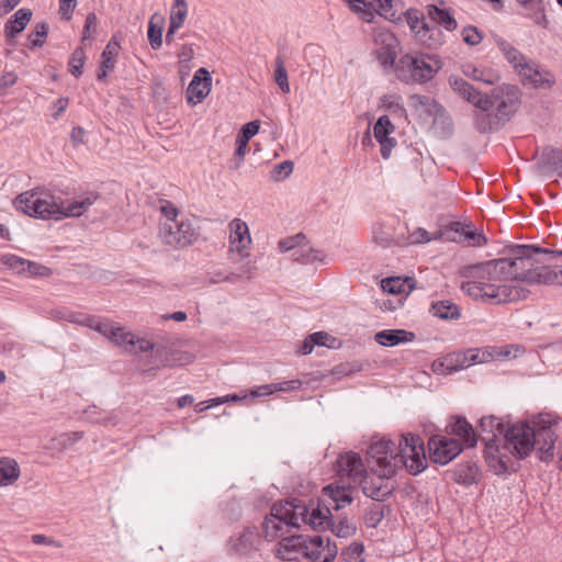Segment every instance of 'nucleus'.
<instances>
[{"label": "nucleus", "instance_id": "obj_13", "mask_svg": "<svg viewBox=\"0 0 562 562\" xmlns=\"http://www.w3.org/2000/svg\"><path fill=\"white\" fill-rule=\"evenodd\" d=\"M375 475L363 474L357 483H359L363 494L376 502H383L387 499L393 492L395 486L389 480L393 475H384L381 472H374Z\"/></svg>", "mask_w": 562, "mask_h": 562}, {"label": "nucleus", "instance_id": "obj_1", "mask_svg": "<svg viewBox=\"0 0 562 562\" xmlns=\"http://www.w3.org/2000/svg\"><path fill=\"white\" fill-rule=\"evenodd\" d=\"M562 256V250H551L537 245H512L507 256L464 266L460 274L471 279L461 290L474 300L499 305L525 300L529 290L517 284L562 285V267L551 261Z\"/></svg>", "mask_w": 562, "mask_h": 562}, {"label": "nucleus", "instance_id": "obj_17", "mask_svg": "<svg viewBox=\"0 0 562 562\" xmlns=\"http://www.w3.org/2000/svg\"><path fill=\"white\" fill-rule=\"evenodd\" d=\"M476 359L477 355H472L469 360L467 355L462 352H452L436 359L431 364V369L436 374H451L468 368L472 362H475Z\"/></svg>", "mask_w": 562, "mask_h": 562}, {"label": "nucleus", "instance_id": "obj_57", "mask_svg": "<svg viewBox=\"0 0 562 562\" xmlns=\"http://www.w3.org/2000/svg\"><path fill=\"white\" fill-rule=\"evenodd\" d=\"M52 269L34 261H26V273L23 276L27 277H49Z\"/></svg>", "mask_w": 562, "mask_h": 562}, {"label": "nucleus", "instance_id": "obj_27", "mask_svg": "<svg viewBox=\"0 0 562 562\" xmlns=\"http://www.w3.org/2000/svg\"><path fill=\"white\" fill-rule=\"evenodd\" d=\"M539 166L546 172L555 173L562 177V149L546 147L542 150Z\"/></svg>", "mask_w": 562, "mask_h": 562}, {"label": "nucleus", "instance_id": "obj_26", "mask_svg": "<svg viewBox=\"0 0 562 562\" xmlns=\"http://www.w3.org/2000/svg\"><path fill=\"white\" fill-rule=\"evenodd\" d=\"M323 492L335 503V510L340 509L345 504H351L353 499L351 495V483H331L325 486Z\"/></svg>", "mask_w": 562, "mask_h": 562}, {"label": "nucleus", "instance_id": "obj_48", "mask_svg": "<svg viewBox=\"0 0 562 562\" xmlns=\"http://www.w3.org/2000/svg\"><path fill=\"white\" fill-rule=\"evenodd\" d=\"M515 71L531 85L533 79L540 75L539 65L533 60L527 59V57L521 64H519V67L517 66V68H515Z\"/></svg>", "mask_w": 562, "mask_h": 562}, {"label": "nucleus", "instance_id": "obj_14", "mask_svg": "<svg viewBox=\"0 0 562 562\" xmlns=\"http://www.w3.org/2000/svg\"><path fill=\"white\" fill-rule=\"evenodd\" d=\"M406 22L409 29L416 34V37L429 47L441 44V31L437 26H429L425 21L423 14L417 9H408L405 12Z\"/></svg>", "mask_w": 562, "mask_h": 562}, {"label": "nucleus", "instance_id": "obj_46", "mask_svg": "<svg viewBox=\"0 0 562 562\" xmlns=\"http://www.w3.org/2000/svg\"><path fill=\"white\" fill-rule=\"evenodd\" d=\"M49 26L46 22H37L34 26V30L29 34L31 49L36 47H42L45 43V40L48 34Z\"/></svg>", "mask_w": 562, "mask_h": 562}, {"label": "nucleus", "instance_id": "obj_29", "mask_svg": "<svg viewBox=\"0 0 562 562\" xmlns=\"http://www.w3.org/2000/svg\"><path fill=\"white\" fill-rule=\"evenodd\" d=\"M409 104L414 109H423L428 115L439 112L441 119L443 117L445 122L449 124L446 109L435 99L422 94H412L409 97Z\"/></svg>", "mask_w": 562, "mask_h": 562}, {"label": "nucleus", "instance_id": "obj_12", "mask_svg": "<svg viewBox=\"0 0 562 562\" xmlns=\"http://www.w3.org/2000/svg\"><path fill=\"white\" fill-rule=\"evenodd\" d=\"M261 543L257 527H245L227 540V554L237 558H250Z\"/></svg>", "mask_w": 562, "mask_h": 562}, {"label": "nucleus", "instance_id": "obj_11", "mask_svg": "<svg viewBox=\"0 0 562 562\" xmlns=\"http://www.w3.org/2000/svg\"><path fill=\"white\" fill-rule=\"evenodd\" d=\"M427 446L429 460L440 465L448 464L463 451V446L458 439L441 434L430 436Z\"/></svg>", "mask_w": 562, "mask_h": 562}, {"label": "nucleus", "instance_id": "obj_36", "mask_svg": "<svg viewBox=\"0 0 562 562\" xmlns=\"http://www.w3.org/2000/svg\"><path fill=\"white\" fill-rule=\"evenodd\" d=\"M83 431L63 432L50 439L48 448L58 452H63L72 448L77 442L83 439Z\"/></svg>", "mask_w": 562, "mask_h": 562}, {"label": "nucleus", "instance_id": "obj_60", "mask_svg": "<svg viewBox=\"0 0 562 562\" xmlns=\"http://www.w3.org/2000/svg\"><path fill=\"white\" fill-rule=\"evenodd\" d=\"M440 236L438 234L431 237L425 228L418 227L409 235L408 240L409 244H423L428 243L432 239H437Z\"/></svg>", "mask_w": 562, "mask_h": 562}, {"label": "nucleus", "instance_id": "obj_61", "mask_svg": "<svg viewBox=\"0 0 562 562\" xmlns=\"http://www.w3.org/2000/svg\"><path fill=\"white\" fill-rule=\"evenodd\" d=\"M304 238H305L304 235L302 233H300V234H296L293 237H288V238L281 239L279 241V249L282 252H288L290 250L294 251L295 249L299 248L300 240H302Z\"/></svg>", "mask_w": 562, "mask_h": 562}, {"label": "nucleus", "instance_id": "obj_23", "mask_svg": "<svg viewBox=\"0 0 562 562\" xmlns=\"http://www.w3.org/2000/svg\"><path fill=\"white\" fill-rule=\"evenodd\" d=\"M32 19V11L27 8L19 9L4 24V36L8 44L22 33Z\"/></svg>", "mask_w": 562, "mask_h": 562}, {"label": "nucleus", "instance_id": "obj_21", "mask_svg": "<svg viewBox=\"0 0 562 562\" xmlns=\"http://www.w3.org/2000/svg\"><path fill=\"white\" fill-rule=\"evenodd\" d=\"M448 82L451 89L463 100L473 104L476 109L484 105H488L487 99L484 98V94L475 89L471 83L458 76H450Z\"/></svg>", "mask_w": 562, "mask_h": 562}, {"label": "nucleus", "instance_id": "obj_32", "mask_svg": "<svg viewBox=\"0 0 562 562\" xmlns=\"http://www.w3.org/2000/svg\"><path fill=\"white\" fill-rule=\"evenodd\" d=\"M381 288L384 292L394 295L409 294L414 289V280L412 278L389 277L381 281Z\"/></svg>", "mask_w": 562, "mask_h": 562}, {"label": "nucleus", "instance_id": "obj_19", "mask_svg": "<svg viewBox=\"0 0 562 562\" xmlns=\"http://www.w3.org/2000/svg\"><path fill=\"white\" fill-rule=\"evenodd\" d=\"M336 468L340 479L347 477L352 483H357L366 472L362 459L358 453L352 451L340 456L337 460Z\"/></svg>", "mask_w": 562, "mask_h": 562}, {"label": "nucleus", "instance_id": "obj_30", "mask_svg": "<svg viewBox=\"0 0 562 562\" xmlns=\"http://www.w3.org/2000/svg\"><path fill=\"white\" fill-rule=\"evenodd\" d=\"M462 72L475 81H480L490 86L498 83L499 75L491 68H479L475 65L468 63L462 66Z\"/></svg>", "mask_w": 562, "mask_h": 562}, {"label": "nucleus", "instance_id": "obj_3", "mask_svg": "<svg viewBox=\"0 0 562 562\" xmlns=\"http://www.w3.org/2000/svg\"><path fill=\"white\" fill-rule=\"evenodd\" d=\"M484 98L488 105L475 113L474 126L480 133H491L503 127L518 110L521 92L517 86L503 85L485 93Z\"/></svg>", "mask_w": 562, "mask_h": 562}, {"label": "nucleus", "instance_id": "obj_35", "mask_svg": "<svg viewBox=\"0 0 562 562\" xmlns=\"http://www.w3.org/2000/svg\"><path fill=\"white\" fill-rule=\"evenodd\" d=\"M526 10L529 11L528 18H530L536 24L543 29L549 26V20L544 13V7L542 0H517Z\"/></svg>", "mask_w": 562, "mask_h": 562}, {"label": "nucleus", "instance_id": "obj_55", "mask_svg": "<svg viewBox=\"0 0 562 562\" xmlns=\"http://www.w3.org/2000/svg\"><path fill=\"white\" fill-rule=\"evenodd\" d=\"M384 518L383 507L378 505L370 506L364 514V520L369 528H376Z\"/></svg>", "mask_w": 562, "mask_h": 562}, {"label": "nucleus", "instance_id": "obj_10", "mask_svg": "<svg viewBox=\"0 0 562 562\" xmlns=\"http://www.w3.org/2000/svg\"><path fill=\"white\" fill-rule=\"evenodd\" d=\"M159 235L164 244L184 248L198 239L199 232L189 221H170L161 224Z\"/></svg>", "mask_w": 562, "mask_h": 562}, {"label": "nucleus", "instance_id": "obj_41", "mask_svg": "<svg viewBox=\"0 0 562 562\" xmlns=\"http://www.w3.org/2000/svg\"><path fill=\"white\" fill-rule=\"evenodd\" d=\"M469 224L461 222H451L443 229L438 232L440 237L454 243H463V235Z\"/></svg>", "mask_w": 562, "mask_h": 562}, {"label": "nucleus", "instance_id": "obj_52", "mask_svg": "<svg viewBox=\"0 0 562 562\" xmlns=\"http://www.w3.org/2000/svg\"><path fill=\"white\" fill-rule=\"evenodd\" d=\"M373 239L383 248H387L396 244L394 235L389 229L385 231L381 224L374 227Z\"/></svg>", "mask_w": 562, "mask_h": 562}, {"label": "nucleus", "instance_id": "obj_56", "mask_svg": "<svg viewBox=\"0 0 562 562\" xmlns=\"http://www.w3.org/2000/svg\"><path fill=\"white\" fill-rule=\"evenodd\" d=\"M462 38L465 44L475 46L482 42L483 34L477 30L476 26L467 25L462 30Z\"/></svg>", "mask_w": 562, "mask_h": 562}, {"label": "nucleus", "instance_id": "obj_7", "mask_svg": "<svg viewBox=\"0 0 562 562\" xmlns=\"http://www.w3.org/2000/svg\"><path fill=\"white\" fill-rule=\"evenodd\" d=\"M306 525L315 531L330 530L338 538H348L356 532V527L347 517L341 518L335 524L331 512L328 506H322L319 501L315 505L314 501H310L307 506Z\"/></svg>", "mask_w": 562, "mask_h": 562}, {"label": "nucleus", "instance_id": "obj_47", "mask_svg": "<svg viewBox=\"0 0 562 562\" xmlns=\"http://www.w3.org/2000/svg\"><path fill=\"white\" fill-rule=\"evenodd\" d=\"M188 14V4L186 0H175L170 12L169 24L181 27Z\"/></svg>", "mask_w": 562, "mask_h": 562}, {"label": "nucleus", "instance_id": "obj_53", "mask_svg": "<svg viewBox=\"0 0 562 562\" xmlns=\"http://www.w3.org/2000/svg\"><path fill=\"white\" fill-rule=\"evenodd\" d=\"M538 77L532 81V87L536 89H551L555 85V76L548 69L539 67Z\"/></svg>", "mask_w": 562, "mask_h": 562}, {"label": "nucleus", "instance_id": "obj_24", "mask_svg": "<svg viewBox=\"0 0 562 562\" xmlns=\"http://www.w3.org/2000/svg\"><path fill=\"white\" fill-rule=\"evenodd\" d=\"M120 48V42L115 36H112L101 54L100 69L97 74L99 81H103L108 77V74L115 68Z\"/></svg>", "mask_w": 562, "mask_h": 562}, {"label": "nucleus", "instance_id": "obj_58", "mask_svg": "<svg viewBox=\"0 0 562 562\" xmlns=\"http://www.w3.org/2000/svg\"><path fill=\"white\" fill-rule=\"evenodd\" d=\"M89 328L100 333L101 335L110 339L115 327L111 323L102 322L99 317L93 316L91 326Z\"/></svg>", "mask_w": 562, "mask_h": 562}, {"label": "nucleus", "instance_id": "obj_28", "mask_svg": "<svg viewBox=\"0 0 562 562\" xmlns=\"http://www.w3.org/2000/svg\"><path fill=\"white\" fill-rule=\"evenodd\" d=\"M427 14L434 22L442 25L449 32H452L458 27V22L453 15V10L450 8H439L436 4H428Z\"/></svg>", "mask_w": 562, "mask_h": 562}, {"label": "nucleus", "instance_id": "obj_8", "mask_svg": "<svg viewBox=\"0 0 562 562\" xmlns=\"http://www.w3.org/2000/svg\"><path fill=\"white\" fill-rule=\"evenodd\" d=\"M397 469L405 467L412 475L427 468V458L422 437L415 434L402 435L398 440Z\"/></svg>", "mask_w": 562, "mask_h": 562}, {"label": "nucleus", "instance_id": "obj_34", "mask_svg": "<svg viewBox=\"0 0 562 562\" xmlns=\"http://www.w3.org/2000/svg\"><path fill=\"white\" fill-rule=\"evenodd\" d=\"M434 316L445 321L459 319L461 316L460 308L450 300H441L434 302L430 307Z\"/></svg>", "mask_w": 562, "mask_h": 562}, {"label": "nucleus", "instance_id": "obj_49", "mask_svg": "<svg viewBox=\"0 0 562 562\" xmlns=\"http://www.w3.org/2000/svg\"><path fill=\"white\" fill-rule=\"evenodd\" d=\"M0 261L2 265L7 266L9 269H11L18 274L26 273L27 259H24L13 254H5L1 256Z\"/></svg>", "mask_w": 562, "mask_h": 562}, {"label": "nucleus", "instance_id": "obj_31", "mask_svg": "<svg viewBox=\"0 0 562 562\" xmlns=\"http://www.w3.org/2000/svg\"><path fill=\"white\" fill-rule=\"evenodd\" d=\"M60 213V206L53 200L52 196L42 198L36 194L33 217L48 220H58Z\"/></svg>", "mask_w": 562, "mask_h": 562}, {"label": "nucleus", "instance_id": "obj_39", "mask_svg": "<svg viewBox=\"0 0 562 562\" xmlns=\"http://www.w3.org/2000/svg\"><path fill=\"white\" fill-rule=\"evenodd\" d=\"M110 340L126 352L136 351L135 335L123 327H115Z\"/></svg>", "mask_w": 562, "mask_h": 562}, {"label": "nucleus", "instance_id": "obj_62", "mask_svg": "<svg viewBox=\"0 0 562 562\" xmlns=\"http://www.w3.org/2000/svg\"><path fill=\"white\" fill-rule=\"evenodd\" d=\"M432 116H434V126L435 127L439 126L441 128L442 135L445 137L450 136L453 132V123H452L450 115L448 114L449 124H447L445 122L443 117L441 119V114H439V112L434 113Z\"/></svg>", "mask_w": 562, "mask_h": 562}, {"label": "nucleus", "instance_id": "obj_9", "mask_svg": "<svg viewBox=\"0 0 562 562\" xmlns=\"http://www.w3.org/2000/svg\"><path fill=\"white\" fill-rule=\"evenodd\" d=\"M398 442L382 439L369 446L367 460L373 472L394 475L397 469Z\"/></svg>", "mask_w": 562, "mask_h": 562}, {"label": "nucleus", "instance_id": "obj_51", "mask_svg": "<svg viewBox=\"0 0 562 562\" xmlns=\"http://www.w3.org/2000/svg\"><path fill=\"white\" fill-rule=\"evenodd\" d=\"M463 243L472 247H481L487 244V238L481 231L474 229L472 223H469L465 234L463 235Z\"/></svg>", "mask_w": 562, "mask_h": 562}, {"label": "nucleus", "instance_id": "obj_5", "mask_svg": "<svg viewBox=\"0 0 562 562\" xmlns=\"http://www.w3.org/2000/svg\"><path fill=\"white\" fill-rule=\"evenodd\" d=\"M306 518L307 506L301 501L294 498L276 503L262 524L265 537L269 541L282 537L284 529L299 528L301 521L306 524Z\"/></svg>", "mask_w": 562, "mask_h": 562}, {"label": "nucleus", "instance_id": "obj_50", "mask_svg": "<svg viewBox=\"0 0 562 562\" xmlns=\"http://www.w3.org/2000/svg\"><path fill=\"white\" fill-rule=\"evenodd\" d=\"M395 127L387 115H382L378 119L373 127L374 137L378 142L386 138L394 132Z\"/></svg>", "mask_w": 562, "mask_h": 562}, {"label": "nucleus", "instance_id": "obj_4", "mask_svg": "<svg viewBox=\"0 0 562 562\" xmlns=\"http://www.w3.org/2000/svg\"><path fill=\"white\" fill-rule=\"evenodd\" d=\"M508 425V423L494 415L483 416L479 422L477 439L480 438L484 442L485 462L496 475H503L509 470H514L512 457L503 452L502 447L497 443L501 437H505Z\"/></svg>", "mask_w": 562, "mask_h": 562}, {"label": "nucleus", "instance_id": "obj_18", "mask_svg": "<svg viewBox=\"0 0 562 562\" xmlns=\"http://www.w3.org/2000/svg\"><path fill=\"white\" fill-rule=\"evenodd\" d=\"M374 41L380 45L374 52L376 60L384 68H392L397 57L396 48L398 43L396 37L392 33L381 32L376 34Z\"/></svg>", "mask_w": 562, "mask_h": 562}, {"label": "nucleus", "instance_id": "obj_25", "mask_svg": "<svg viewBox=\"0 0 562 562\" xmlns=\"http://www.w3.org/2000/svg\"><path fill=\"white\" fill-rule=\"evenodd\" d=\"M416 338L413 331L405 329H383L375 334L374 340L384 347H393L402 342H412Z\"/></svg>", "mask_w": 562, "mask_h": 562}, {"label": "nucleus", "instance_id": "obj_54", "mask_svg": "<svg viewBox=\"0 0 562 562\" xmlns=\"http://www.w3.org/2000/svg\"><path fill=\"white\" fill-rule=\"evenodd\" d=\"M293 171V162L291 160H284L277 164L270 171V179L273 181H281L288 178Z\"/></svg>", "mask_w": 562, "mask_h": 562}, {"label": "nucleus", "instance_id": "obj_63", "mask_svg": "<svg viewBox=\"0 0 562 562\" xmlns=\"http://www.w3.org/2000/svg\"><path fill=\"white\" fill-rule=\"evenodd\" d=\"M98 23V19L95 13L90 12L86 16L83 30H82V41L89 40L92 36V31L95 30Z\"/></svg>", "mask_w": 562, "mask_h": 562}, {"label": "nucleus", "instance_id": "obj_37", "mask_svg": "<svg viewBox=\"0 0 562 562\" xmlns=\"http://www.w3.org/2000/svg\"><path fill=\"white\" fill-rule=\"evenodd\" d=\"M20 476V468L16 461L0 458V487L13 484Z\"/></svg>", "mask_w": 562, "mask_h": 562}, {"label": "nucleus", "instance_id": "obj_16", "mask_svg": "<svg viewBox=\"0 0 562 562\" xmlns=\"http://www.w3.org/2000/svg\"><path fill=\"white\" fill-rule=\"evenodd\" d=\"M229 251H236L241 258L248 257L251 237L247 224L239 218H235L229 223Z\"/></svg>", "mask_w": 562, "mask_h": 562}, {"label": "nucleus", "instance_id": "obj_59", "mask_svg": "<svg viewBox=\"0 0 562 562\" xmlns=\"http://www.w3.org/2000/svg\"><path fill=\"white\" fill-rule=\"evenodd\" d=\"M83 414L86 415L87 419L92 424H115L114 417H105L101 418L100 412L98 411L97 406H89L83 411Z\"/></svg>", "mask_w": 562, "mask_h": 562}, {"label": "nucleus", "instance_id": "obj_6", "mask_svg": "<svg viewBox=\"0 0 562 562\" xmlns=\"http://www.w3.org/2000/svg\"><path fill=\"white\" fill-rule=\"evenodd\" d=\"M442 68L441 60L429 54H405L396 66L398 78L402 81H413L416 83H427Z\"/></svg>", "mask_w": 562, "mask_h": 562}, {"label": "nucleus", "instance_id": "obj_64", "mask_svg": "<svg viewBox=\"0 0 562 562\" xmlns=\"http://www.w3.org/2000/svg\"><path fill=\"white\" fill-rule=\"evenodd\" d=\"M77 5V0H59V14L63 20H70L72 11Z\"/></svg>", "mask_w": 562, "mask_h": 562}, {"label": "nucleus", "instance_id": "obj_2", "mask_svg": "<svg viewBox=\"0 0 562 562\" xmlns=\"http://www.w3.org/2000/svg\"><path fill=\"white\" fill-rule=\"evenodd\" d=\"M560 418L552 413H541L531 423L519 422L508 425L504 437L503 452H509L518 459H525L536 449L542 462L554 458Z\"/></svg>", "mask_w": 562, "mask_h": 562}, {"label": "nucleus", "instance_id": "obj_42", "mask_svg": "<svg viewBox=\"0 0 562 562\" xmlns=\"http://www.w3.org/2000/svg\"><path fill=\"white\" fill-rule=\"evenodd\" d=\"M273 79L277 86L283 93L290 92L289 77L288 71L285 69L284 59L282 56L278 55L274 58V74Z\"/></svg>", "mask_w": 562, "mask_h": 562}, {"label": "nucleus", "instance_id": "obj_15", "mask_svg": "<svg viewBox=\"0 0 562 562\" xmlns=\"http://www.w3.org/2000/svg\"><path fill=\"white\" fill-rule=\"evenodd\" d=\"M446 435L458 439L463 448H473L477 443V434L463 416H451L446 425Z\"/></svg>", "mask_w": 562, "mask_h": 562}, {"label": "nucleus", "instance_id": "obj_45", "mask_svg": "<svg viewBox=\"0 0 562 562\" xmlns=\"http://www.w3.org/2000/svg\"><path fill=\"white\" fill-rule=\"evenodd\" d=\"M35 192L26 191L21 194H19L14 201L13 205L18 211L23 212L24 214L33 217V210L36 199Z\"/></svg>", "mask_w": 562, "mask_h": 562}, {"label": "nucleus", "instance_id": "obj_20", "mask_svg": "<svg viewBox=\"0 0 562 562\" xmlns=\"http://www.w3.org/2000/svg\"><path fill=\"white\" fill-rule=\"evenodd\" d=\"M212 77L207 69L199 68L187 89V100L189 103L203 101L211 91Z\"/></svg>", "mask_w": 562, "mask_h": 562}, {"label": "nucleus", "instance_id": "obj_38", "mask_svg": "<svg viewBox=\"0 0 562 562\" xmlns=\"http://www.w3.org/2000/svg\"><path fill=\"white\" fill-rule=\"evenodd\" d=\"M165 20L159 14H154L149 19L147 37L153 49H159L162 45V27Z\"/></svg>", "mask_w": 562, "mask_h": 562}, {"label": "nucleus", "instance_id": "obj_22", "mask_svg": "<svg viewBox=\"0 0 562 562\" xmlns=\"http://www.w3.org/2000/svg\"><path fill=\"white\" fill-rule=\"evenodd\" d=\"M447 473L454 483L462 486L477 484L481 477V470L473 460L461 461L453 469L448 470Z\"/></svg>", "mask_w": 562, "mask_h": 562}, {"label": "nucleus", "instance_id": "obj_43", "mask_svg": "<svg viewBox=\"0 0 562 562\" xmlns=\"http://www.w3.org/2000/svg\"><path fill=\"white\" fill-rule=\"evenodd\" d=\"M294 260L307 265L313 263L315 261H323L324 255L321 250L314 249L312 247L302 246L295 249L292 254Z\"/></svg>", "mask_w": 562, "mask_h": 562}, {"label": "nucleus", "instance_id": "obj_40", "mask_svg": "<svg viewBox=\"0 0 562 562\" xmlns=\"http://www.w3.org/2000/svg\"><path fill=\"white\" fill-rule=\"evenodd\" d=\"M495 43L514 69L525 60L526 56L503 37L497 36Z\"/></svg>", "mask_w": 562, "mask_h": 562}, {"label": "nucleus", "instance_id": "obj_33", "mask_svg": "<svg viewBox=\"0 0 562 562\" xmlns=\"http://www.w3.org/2000/svg\"><path fill=\"white\" fill-rule=\"evenodd\" d=\"M99 198L100 195L98 193L89 192L86 196L81 198L80 200L68 204L67 207L60 206L58 220L70 216L78 217L82 215V213L88 207H90Z\"/></svg>", "mask_w": 562, "mask_h": 562}, {"label": "nucleus", "instance_id": "obj_44", "mask_svg": "<svg viewBox=\"0 0 562 562\" xmlns=\"http://www.w3.org/2000/svg\"><path fill=\"white\" fill-rule=\"evenodd\" d=\"M86 52L82 46L77 47L72 52L70 59L68 61V69L74 77L79 78L82 76V69L86 63Z\"/></svg>", "mask_w": 562, "mask_h": 562}]
</instances>
